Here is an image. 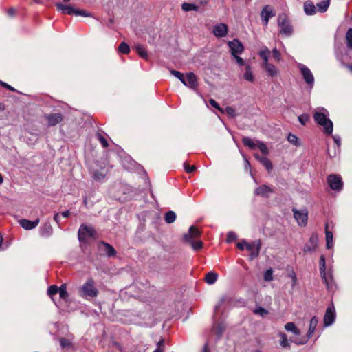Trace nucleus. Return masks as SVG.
<instances>
[{
  "label": "nucleus",
  "instance_id": "1",
  "mask_svg": "<svg viewBox=\"0 0 352 352\" xmlns=\"http://www.w3.org/2000/svg\"><path fill=\"white\" fill-rule=\"evenodd\" d=\"M315 122L323 127L324 132L327 135H331L333 132V124L329 119V111L323 108L318 107L314 111L313 115Z\"/></svg>",
  "mask_w": 352,
  "mask_h": 352
},
{
  "label": "nucleus",
  "instance_id": "2",
  "mask_svg": "<svg viewBox=\"0 0 352 352\" xmlns=\"http://www.w3.org/2000/svg\"><path fill=\"white\" fill-rule=\"evenodd\" d=\"M79 292L82 297H96L98 295V290L92 280H88L85 283L80 287Z\"/></svg>",
  "mask_w": 352,
  "mask_h": 352
},
{
  "label": "nucleus",
  "instance_id": "3",
  "mask_svg": "<svg viewBox=\"0 0 352 352\" xmlns=\"http://www.w3.org/2000/svg\"><path fill=\"white\" fill-rule=\"evenodd\" d=\"M318 323V318L316 316H314L309 322V329L307 331V333L306 338L300 339V340H295L294 342L297 345H303L305 344L309 338H311L317 327Z\"/></svg>",
  "mask_w": 352,
  "mask_h": 352
},
{
  "label": "nucleus",
  "instance_id": "4",
  "mask_svg": "<svg viewBox=\"0 0 352 352\" xmlns=\"http://www.w3.org/2000/svg\"><path fill=\"white\" fill-rule=\"evenodd\" d=\"M95 230L92 227L82 224L78 230V239L80 241H86L89 238L94 237Z\"/></svg>",
  "mask_w": 352,
  "mask_h": 352
},
{
  "label": "nucleus",
  "instance_id": "5",
  "mask_svg": "<svg viewBox=\"0 0 352 352\" xmlns=\"http://www.w3.org/2000/svg\"><path fill=\"white\" fill-rule=\"evenodd\" d=\"M327 183L329 187L335 191H340L343 187L342 178L339 175H330L327 177Z\"/></svg>",
  "mask_w": 352,
  "mask_h": 352
},
{
  "label": "nucleus",
  "instance_id": "6",
  "mask_svg": "<svg viewBox=\"0 0 352 352\" xmlns=\"http://www.w3.org/2000/svg\"><path fill=\"white\" fill-rule=\"evenodd\" d=\"M298 67L306 83L312 87L314 82V77L311 70L302 63H299Z\"/></svg>",
  "mask_w": 352,
  "mask_h": 352
},
{
  "label": "nucleus",
  "instance_id": "7",
  "mask_svg": "<svg viewBox=\"0 0 352 352\" xmlns=\"http://www.w3.org/2000/svg\"><path fill=\"white\" fill-rule=\"evenodd\" d=\"M336 319V310L335 307L333 305L329 306L325 311L324 318H323V323L324 327H327L331 325Z\"/></svg>",
  "mask_w": 352,
  "mask_h": 352
},
{
  "label": "nucleus",
  "instance_id": "8",
  "mask_svg": "<svg viewBox=\"0 0 352 352\" xmlns=\"http://www.w3.org/2000/svg\"><path fill=\"white\" fill-rule=\"evenodd\" d=\"M278 25L280 27V33L286 36H290L292 33V28L285 15H280L278 19Z\"/></svg>",
  "mask_w": 352,
  "mask_h": 352
},
{
  "label": "nucleus",
  "instance_id": "9",
  "mask_svg": "<svg viewBox=\"0 0 352 352\" xmlns=\"http://www.w3.org/2000/svg\"><path fill=\"white\" fill-rule=\"evenodd\" d=\"M292 211L294 212V217L298 224L300 226H305L308 219L307 210L306 209L298 210L294 208Z\"/></svg>",
  "mask_w": 352,
  "mask_h": 352
},
{
  "label": "nucleus",
  "instance_id": "10",
  "mask_svg": "<svg viewBox=\"0 0 352 352\" xmlns=\"http://www.w3.org/2000/svg\"><path fill=\"white\" fill-rule=\"evenodd\" d=\"M321 277L326 285V287L327 290L329 292H332L334 290L336 287V285L333 280L332 272L331 270L328 271H324L322 273H320Z\"/></svg>",
  "mask_w": 352,
  "mask_h": 352
},
{
  "label": "nucleus",
  "instance_id": "11",
  "mask_svg": "<svg viewBox=\"0 0 352 352\" xmlns=\"http://www.w3.org/2000/svg\"><path fill=\"white\" fill-rule=\"evenodd\" d=\"M318 247V236L316 234H313L309 241L305 245L303 251L306 253L315 252Z\"/></svg>",
  "mask_w": 352,
  "mask_h": 352
},
{
  "label": "nucleus",
  "instance_id": "12",
  "mask_svg": "<svg viewBox=\"0 0 352 352\" xmlns=\"http://www.w3.org/2000/svg\"><path fill=\"white\" fill-rule=\"evenodd\" d=\"M228 45L233 56L241 54L244 50L243 44L238 39L229 41Z\"/></svg>",
  "mask_w": 352,
  "mask_h": 352
},
{
  "label": "nucleus",
  "instance_id": "13",
  "mask_svg": "<svg viewBox=\"0 0 352 352\" xmlns=\"http://www.w3.org/2000/svg\"><path fill=\"white\" fill-rule=\"evenodd\" d=\"M246 249L250 252V258L253 260L259 254L261 249L260 241H255L252 243H246Z\"/></svg>",
  "mask_w": 352,
  "mask_h": 352
},
{
  "label": "nucleus",
  "instance_id": "14",
  "mask_svg": "<svg viewBox=\"0 0 352 352\" xmlns=\"http://www.w3.org/2000/svg\"><path fill=\"white\" fill-rule=\"evenodd\" d=\"M262 21L264 25H267L269 20L271 17L275 16V13L270 6H265L261 13Z\"/></svg>",
  "mask_w": 352,
  "mask_h": 352
},
{
  "label": "nucleus",
  "instance_id": "15",
  "mask_svg": "<svg viewBox=\"0 0 352 352\" xmlns=\"http://www.w3.org/2000/svg\"><path fill=\"white\" fill-rule=\"evenodd\" d=\"M228 27L225 23H219L214 26L212 32L217 37H225L228 34Z\"/></svg>",
  "mask_w": 352,
  "mask_h": 352
},
{
  "label": "nucleus",
  "instance_id": "16",
  "mask_svg": "<svg viewBox=\"0 0 352 352\" xmlns=\"http://www.w3.org/2000/svg\"><path fill=\"white\" fill-rule=\"evenodd\" d=\"M183 84L192 89H196L198 87L197 78L192 72L187 73L185 78V83Z\"/></svg>",
  "mask_w": 352,
  "mask_h": 352
},
{
  "label": "nucleus",
  "instance_id": "17",
  "mask_svg": "<svg viewBox=\"0 0 352 352\" xmlns=\"http://www.w3.org/2000/svg\"><path fill=\"white\" fill-rule=\"evenodd\" d=\"M48 125L50 126H55L63 120V116L60 113H52L45 116Z\"/></svg>",
  "mask_w": 352,
  "mask_h": 352
},
{
  "label": "nucleus",
  "instance_id": "18",
  "mask_svg": "<svg viewBox=\"0 0 352 352\" xmlns=\"http://www.w3.org/2000/svg\"><path fill=\"white\" fill-rule=\"evenodd\" d=\"M200 231L195 226H190L188 232L184 235L185 242L194 241L200 235Z\"/></svg>",
  "mask_w": 352,
  "mask_h": 352
},
{
  "label": "nucleus",
  "instance_id": "19",
  "mask_svg": "<svg viewBox=\"0 0 352 352\" xmlns=\"http://www.w3.org/2000/svg\"><path fill=\"white\" fill-rule=\"evenodd\" d=\"M39 219H36L35 221H30L25 219L19 221L21 226L26 230H30L35 228L39 223Z\"/></svg>",
  "mask_w": 352,
  "mask_h": 352
},
{
  "label": "nucleus",
  "instance_id": "20",
  "mask_svg": "<svg viewBox=\"0 0 352 352\" xmlns=\"http://www.w3.org/2000/svg\"><path fill=\"white\" fill-rule=\"evenodd\" d=\"M262 67L265 69L267 74L272 78L276 77L279 74V69L278 67L272 63L267 64Z\"/></svg>",
  "mask_w": 352,
  "mask_h": 352
},
{
  "label": "nucleus",
  "instance_id": "21",
  "mask_svg": "<svg viewBox=\"0 0 352 352\" xmlns=\"http://www.w3.org/2000/svg\"><path fill=\"white\" fill-rule=\"evenodd\" d=\"M271 52L267 47H263L258 52V55L263 60L262 67L266 65L267 64H270L269 58L270 56Z\"/></svg>",
  "mask_w": 352,
  "mask_h": 352
},
{
  "label": "nucleus",
  "instance_id": "22",
  "mask_svg": "<svg viewBox=\"0 0 352 352\" xmlns=\"http://www.w3.org/2000/svg\"><path fill=\"white\" fill-rule=\"evenodd\" d=\"M100 249L102 251H104L107 255L109 257L113 256L116 254V250L113 248L112 245L107 243L102 242L100 245Z\"/></svg>",
  "mask_w": 352,
  "mask_h": 352
},
{
  "label": "nucleus",
  "instance_id": "23",
  "mask_svg": "<svg viewBox=\"0 0 352 352\" xmlns=\"http://www.w3.org/2000/svg\"><path fill=\"white\" fill-rule=\"evenodd\" d=\"M57 9L63 14H74L75 8L70 5H63L61 3H56Z\"/></svg>",
  "mask_w": 352,
  "mask_h": 352
},
{
  "label": "nucleus",
  "instance_id": "24",
  "mask_svg": "<svg viewBox=\"0 0 352 352\" xmlns=\"http://www.w3.org/2000/svg\"><path fill=\"white\" fill-rule=\"evenodd\" d=\"M39 232L42 236L48 237L52 234L53 228L49 223H45L41 226Z\"/></svg>",
  "mask_w": 352,
  "mask_h": 352
},
{
  "label": "nucleus",
  "instance_id": "25",
  "mask_svg": "<svg viewBox=\"0 0 352 352\" xmlns=\"http://www.w3.org/2000/svg\"><path fill=\"white\" fill-rule=\"evenodd\" d=\"M325 240L326 247L327 249H331L333 247V233L328 230V225L325 226Z\"/></svg>",
  "mask_w": 352,
  "mask_h": 352
},
{
  "label": "nucleus",
  "instance_id": "26",
  "mask_svg": "<svg viewBox=\"0 0 352 352\" xmlns=\"http://www.w3.org/2000/svg\"><path fill=\"white\" fill-rule=\"evenodd\" d=\"M272 192V190L269 186L266 185H263L256 188L254 193L257 195L268 197Z\"/></svg>",
  "mask_w": 352,
  "mask_h": 352
},
{
  "label": "nucleus",
  "instance_id": "27",
  "mask_svg": "<svg viewBox=\"0 0 352 352\" xmlns=\"http://www.w3.org/2000/svg\"><path fill=\"white\" fill-rule=\"evenodd\" d=\"M278 336L280 338V345L283 348H289L290 347V343L292 341H289L287 338V336L285 333L283 331H279L278 333ZM293 340L292 342H294Z\"/></svg>",
  "mask_w": 352,
  "mask_h": 352
},
{
  "label": "nucleus",
  "instance_id": "28",
  "mask_svg": "<svg viewBox=\"0 0 352 352\" xmlns=\"http://www.w3.org/2000/svg\"><path fill=\"white\" fill-rule=\"evenodd\" d=\"M284 328L287 331L292 332L295 336H299L300 334V330L292 322L286 323Z\"/></svg>",
  "mask_w": 352,
  "mask_h": 352
},
{
  "label": "nucleus",
  "instance_id": "29",
  "mask_svg": "<svg viewBox=\"0 0 352 352\" xmlns=\"http://www.w3.org/2000/svg\"><path fill=\"white\" fill-rule=\"evenodd\" d=\"M134 48L140 57L146 60L148 59V56L147 51L143 45L137 44L134 46Z\"/></svg>",
  "mask_w": 352,
  "mask_h": 352
},
{
  "label": "nucleus",
  "instance_id": "30",
  "mask_svg": "<svg viewBox=\"0 0 352 352\" xmlns=\"http://www.w3.org/2000/svg\"><path fill=\"white\" fill-rule=\"evenodd\" d=\"M218 278V274L214 272H208L205 277L206 282L208 285L214 284Z\"/></svg>",
  "mask_w": 352,
  "mask_h": 352
},
{
  "label": "nucleus",
  "instance_id": "31",
  "mask_svg": "<svg viewBox=\"0 0 352 352\" xmlns=\"http://www.w3.org/2000/svg\"><path fill=\"white\" fill-rule=\"evenodd\" d=\"M243 78L249 82H253L254 80V76L252 72L251 67L249 65H245V70L243 74Z\"/></svg>",
  "mask_w": 352,
  "mask_h": 352
},
{
  "label": "nucleus",
  "instance_id": "32",
  "mask_svg": "<svg viewBox=\"0 0 352 352\" xmlns=\"http://www.w3.org/2000/svg\"><path fill=\"white\" fill-rule=\"evenodd\" d=\"M304 10L307 14L312 15L316 13V8L312 3L306 2L304 5Z\"/></svg>",
  "mask_w": 352,
  "mask_h": 352
},
{
  "label": "nucleus",
  "instance_id": "33",
  "mask_svg": "<svg viewBox=\"0 0 352 352\" xmlns=\"http://www.w3.org/2000/svg\"><path fill=\"white\" fill-rule=\"evenodd\" d=\"M106 175V171L104 169H101L100 170H96L92 174V177L96 181H101L102 180Z\"/></svg>",
  "mask_w": 352,
  "mask_h": 352
},
{
  "label": "nucleus",
  "instance_id": "34",
  "mask_svg": "<svg viewBox=\"0 0 352 352\" xmlns=\"http://www.w3.org/2000/svg\"><path fill=\"white\" fill-rule=\"evenodd\" d=\"M182 8L185 12L197 11L199 9V7L193 3H184L182 5Z\"/></svg>",
  "mask_w": 352,
  "mask_h": 352
},
{
  "label": "nucleus",
  "instance_id": "35",
  "mask_svg": "<svg viewBox=\"0 0 352 352\" xmlns=\"http://www.w3.org/2000/svg\"><path fill=\"white\" fill-rule=\"evenodd\" d=\"M252 311L254 314L263 318L265 317L269 314V311L267 309L261 307H256Z\"/></svg>",
  "mask_w": 352,
  "mask_h": 352
},
{
  "label": "nucleus",
  "instance_id": "36",
  "mask_svg": "<svg viewBox=\"0 0 352 352\" xmlns=\"http://www.w3.org/2000/svg\"><path fill=\"white\" fill-rule=\"evenodd\" d=\"M243 143L252 149L256 148V141L254 142L252 139L248 137H244L242 140Z\"/></svg>",
  "mask_w": 352,
  "mask_h": 352
},
{
  "label": "nucleus",
  "instance_id": "37",
  "mask_svg": "<svg viewBox=\"0 0 352 352\" xmlns=\"http://www.w3.org/2000/svg\"><path fill=\"white\" fill-rule=\"evenodd\" d=\"M256 157L259 160L261 163L267 169L268 171L272 170V164L271 162L266 157H258L257 155H256Z\"/></svg>",
  "mask_w": 352,
  "mask_h": 352
},
{
  "label": "nucleus",
  "instance_id": "38",
  "mask_svg": "<svg viewBox=\"0 0 352 352\" xmlns=\"http://www.w3.org/2000/svg\"><path fill=\"white\" fill-rule=\"evenodd\" d=\"M176 219V214L173 211H168L165 214V221L167 223H172Z\"/></svg>",
  "mask_w": 352,
  "mask_h": 352
},
{
  "label": "nucleus",
  "instance_id": "39",
  "mask_svg": "<svg viewBox=\"0 0 352 352\" xmlns=\"http://www.w3.org/2000/svg\"><path fill=\"white\" fill-rule=\"evenodd\" d=\"M58 294L60 296V298L63 300H67L68 298V293L67 292V288L65 285H62L59 289H58Z\"/></svg>",
  "mask_w": 352,
  "mask_h": 352
},
{
  "label": "nucleus",
  "instance_id": "40",
  "mask_svg": "<svg viewBox=\"0 0 352 352\" xmlns=\"http://www.w3.org/2000/svg\"><path fill=\"white\" fill-rule=\"evenodd\" d=\"M329 6V1H323L317 4L318 10L321 12H325Z\"/></svg>",
  "mask_w": 352,
  "mask_h": 352
},
{
  "label": "nucleus",
  "instance_id": "41",
  "mask_svg": "<svg viewBox=\"0 0 352 352\" xmlns=\"http://www.w3.org/2000/svg\"><path fill=\"white\" fill-rule=\"evenodd\" d=\"M119 52L122 54H127L130 52V47L128 44L124 42H122L119 46Z\"/></svg>",
  "mask_w": 352,
  "mask_h": 352
},
{
  "label": "nucleus",
  "instance_id": "42",
  "mask_svg": "<svg viewBox=\"0 0 352 352\" xmlns=\"http://www.w3.org/2000/svg\"><path fill=\"white\" fill-rule=\"evenodd\" d=\"M256 148H258L263 154L266 155L268 153V148L267 146L261 142L256 141Z\"/></svg>",
  "mask_w": 352,
  "mask_h": 352
},
{
  "label": "nucleus",
  "instance_id": "43",
  "mask_svg": "<svg viewBox=\"0 0 352 352\" xmlns=\"http://www.w3.org/2000/svg\"><path fill=\"white\" fill-rule=\"evenodd\" d=\"M187 243L190 244L192 249L195 250H198L201 249L203 246V243L201 241H188Z\"/></svg>",
  "mask_w": 352,
  "mask_h": 352
},
{
  "label": "nucleus",
  "instance_id": "44",
  "mask_svg": "<svg viewBox=\"0 0 352 352\" xmlns=\"http://www.w3.org/2000/svg\"><path fill=\"white\" fill-rule=\"evenodd\" d=\"M170 74L177 78L182 83H185V77L184 74L176 70H170Z\"/></svg>",
  "mask_w": 352,
  "mask_h": 352
},
{
  "label": "nucleus",
  "instance_id": "45",
  "mask_svg": "<svg viewBox=\"0 0 352 352\" xmlns=\"http://www.w3.org/2000/svg\"><path fill=\"white\" fill-rule=\"evenodd\" d=\"M319 270H320V273H322L324 271H326L325 258H324V255H322L320 258Z\"/></svg>",
  "mask_w": 352,
  "mask_h": 352
},
{
  "label": "nucleus",
  "instance_id": "46",
  "mask_svg": "<svg viewBox=\"0 0 352 352\" xmlns=\"http://www.w3.org/2000/svg\"><path fill=\"white\" fill-rule=\"evenodd\" d=\"M59 287L55 285H51L47 290V294L50 296L52 297L54 294L58 292Z\"/></svg>",
  "mask_w": 352,
  "mask_h": 352
},
{
  "label": "nucleus",
  "instance_id": "47",
  "mask_svg": "<svg viewBox=\"0 0 352 352\" xmlns=\"http://www.w3.org/2000/svg\"><path fill=\"white\" fill-rule=\"evenodd\" d=\"M263 278L265 281H271L273 280V270L268 269L264 274Z\"/></svg>",
  "mask_w": 352,
  "mask_h": 352
},
{
  "label": "nucleus",
  "instance_id": "48",
  "mask_svg": "<svg viewBox=\"0 0 352 352\" xmlns=\"http://www.w3.org/2000/svg\"><path fill=\"white\" fill-rule=\"evenodd\" d=\"M346 38L349 48L352 47V28H349L346 32Z\"/></svg>",
  "mask_w": 352,
  "mask_h": 352
},
{
  "label": "nucleus",
  "instance_id": "49",
  "mask_svg": "<svg viewBox=\"0 0 352 352\" xmlns=\"http://www.w3.org/2000/svg\"><path fill=\"white\" fill-rule=\"evenodd\" d=\"M223 113H226L231 118H234L236 116L235 110L231 107H227L225 109H223Z\"/></svg>",
  "mask_w": 352,
  "mask_h": 352
},
{
  "label": "nucleus",
  "instance_id": "50",
  "mask_svg": "<svg viewBox=\"0 0 352 352\" xmlns=\"http://www.w3.org/2000/svg\"><path fill=\"white\" fill-rule=\"evenodd\" d=\"M309 120V116L308 114H302L298 117V121L302 124L305 125Z\"/></svg>",
  "mask_w": 352,
  "mask_h": 352
},
{
  "label": "nucleus",
  "instance_id": "51",
  "mask_svg": "<svg viewBox=\"0 0 352 352\" xmlns=\"http://www.w3.org/2000/svg\"><path fill=\"white\" fill-rule=\"evenodd\" d=\"M74 14L76 16H82L85 17L91 16V14L89 12H87L85 10H76L75 9Z\"/></svg>",
  "mask_w": 352,
  "mask_h": 352
},
{
  "label": "nucleus",
  "instance_id": "52",
  "mask_svg": "<svg viewBox=\"0 0 352 352\" xmlns=\"http://www.w3.org/2000/svg\"><path fill=\"white\" fill-rule=\"evenodd\" d=\"M287 140L294 145H298V138L295 135L292 133L289 134L287 137Z\"/></svg>",
  "mask_w": 352,
  "mask_h": 352
},
{
  "label": "nucleus",
  "instance_id": "53",
  "mask_svg": "<svg viewBox=\"0 0 352 352\" xmlns=\"http://www.w3.org/2000/svg\"><path fill=\"white\" fill-rule=\"evenodd\" d=\"M209 103L210 104L211 106H212L215 109H217L221 112H224L223 109H221L219 107V104L214 99H210Z\"/></svg>",
  "mask_w": 352,
  "mask_h": 352
},
{
  "label": "nucleus",
  "instance_id": "54",
  "mask_svg": "<svg viewBox=\"0 0 352 352\" xmlns=\"http://www.w3.org/2000/svg\"><path fill=\"white\" fill-rule=\"evenodd\" d=\"M98 139L100 141V142L102 144L103 147H107L108 146V142L107 140L100 134L97 135Z\"/></svg>",
  "mask_w": 352,
  "mask_h": 352
},
{
  "label": "nucleus",
  "instance_id": "55",
  "mask_svg": "<svg viewBox=\"0 0 352 352\" xmlns=\"http://www.w3.org/2000/svg\"><path fill=\"white\" fill-rule=\"evenodd\" d=\"M236 239V234L233 232H229L227 235V241L228 243L234 241Z\"/></svg>",
  "mask_w": 352,
  "mask_h": 352
},
{
  "label": "nucleus",
  "instance_id": "56",
  "mask_svg": "<svg viewBox=\"0 0 352 352\" xmlns=\"http://www.w3.org/2000/svg\"><path fill=\"white\" fill-rule=\"evenodd\" d=\"M272 54H273L274 58L277 61H280V53L279 52V51L276 48L273 49Z\"/></svg>",
  "mask_w": 352,
  "mask_h": 352
},
{
  "label": "nucleus",
  "instance_id": "57",
  "mask_svg": "<svg viewBox=\"0 0 352 352\" xmlns=\"http://www.w3.org/2000/svg\"><path fill=\"white\" fill-rule=\"evenodd\" d=\"M338 151V148L334 147L333 151H331L330 149H328L327 153H328V155L331 158H333V157H335L337 155Z\"/></svg>",
  "mask_w": 352,
  "mask_h": 352
},
{
  "label": "nucleus",
  "instance_id": "58",
  "mask_svg": "<svg viewBox=\"0 0 352 352\" xmlns=\"http://www.w3.org/2000/svg\"><path fill=\"white\" fill-rule=\"evenodd\" d=\"M60 345L63 347H67L71 345V342L69 340H67L65 338H61L60 340Z\"/></svg>",
  "mask_w": 352,
  "mask_h": 352
},
{
  "label": "nucleus",
  "instance_id": "59",
  "mask_svg": "<svg viewBox=\"0 0 352 352\" xmlns=\"http://www.w3.org/2000/svg\"><path fill=\"white\" fill-rule=\"evenodd\" d=\"M289 276L292 280V287H294L296 283V280H297V278H296V275L295 272L294 271L291 272L289 274Z\"/></svg>",
  "mask_w": 352,
  "mask_h": 352
},
{
  "label": "nucleus",
  "instance_id": "60",
  "mask_svg": "<svg viewBox=\"0 0 352 352\" xmlns=\"http://www.w3.org/2000/svg\"><path fill=\"white\" fill-rule=\"evenodd\" d=\"M224 330V327L222 325L218 324L217 327H214V331L216 332L217 334L220 336L223 331Z\"/></svg>",
  "mask_w": 352,
  "mask_h": 352
},
{
  "label": "nucleus",
  "instance_id": "61",
  "mask_svg": "<svg viewBox=\"0 0 352 352\" xmlns=\"http://www.w3.org/2000/svg\"><path fill=\"white\" fill-rule=\"evenodd\" d=\"M184 168L188 173H191L195 170L196 167L195 166H189L185 164Z\"/></svg>",
  "mask_w": 352,
  "mask_h": 352
},
{
  "label": "nucleus",
  "instance_id": "62",
  "mask_svg": "<svg viewBox=\"0 0 352 352\" xmlns=\"http://www.w3.org/2000/svg\"><path fill=\"white\" fill-rule=\"evenodd\" d=\"M237 62V63L239 65H245V61L244 60L241 58L240 56H239L238 55H236V56H234Z\"/></svg>",
  "mask_w": 352,
  "mask_h": 352
},
{
  "label": "nucleus",
  "instance_id": "63",
  "mask_svg": "<svg viewBox=\"0 0 352 352\" xmlns=\"http://www.w3.org/2000/svg\"><path fill=\"white\" fill-rule=\"evenodd\" d=\"M333 138L334 142L336 143V144L337 146V148H339V146L340 145V142H341L340 138L339 136L335 135L333 137Z\"/></svg>",
  "mask_w": 352,
  "mask_h": 352
},
{
  "label": "nucleus",
  "instance_id": "64",
  "mask_svg": "<svg viewBox=\"0 0 352 352\" xmlns=\"http://www.w3.org/2000/svg\"><path fill=\"white\" fill-rule=\"evenodd\" d=\"M246 243H248L246 241H243L241 243H237V248L240 250H243L244 248H246Z\"/></svg>",
  "mask_w": 352,
  "mask_h": 352
}]
</instances>
